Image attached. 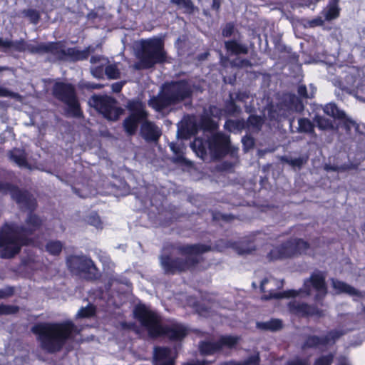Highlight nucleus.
Listing matches in <instances>:
<instances>
[{"mask_svg":"<svg viewBox=\"0 0 365 365\" xmlns=\"http://www.w3.org/2000/svg\"><path fill=\"white\" fill-rule=\"evenodd\" d=\"M31 331L37 336L43 350L55 354L61 351L73 333L76 332V327L71 321L45 322L35 324Z\"/></svg>","mask_w":365,"mask_h":365,"instance_id":"nucleus-4","label":"nucleus"},{"mask_svg":"<svg viewBox=\"0 0 365 365\" xmlns=\"http://www.w3.org/2000/svg\"><path fill=\"white\" fill-rule=\"evenodd\" d=\"M201 128L205 131L212 132L218 128V123L214 120L208 115H203L200 120Z\"/></svg>","mask_w":365,"mask_h":365,"instance_id":"nucleus-33","label":"nucleus"},{"mask_svg":"<svg viewBox=\"0 0 365 365\" xmlns=\"http://www.w3.org/2000/svg\"><path fill=\"white\" fill-rule=\"evenodd\" d=\"M26 41L24 38H19L16 41L4 40L0 37V47L4 48V51L12 50L19 53L26 52Z\"/></svg>","mask_w":365,"mask_h":365,"instance_id":"nucleus-22","label":"nucleus"},{"mask_svg":"<svg viewBox=\"0 0 365 365\" xmlns=\"http://www.w3.org/2000/svg\"><path fill=\"white\" fill-rule=\"evenodd\" d=\"M224 128L227 131L230 133H240L245 129V120L241 119H227L225 122Z\"/></svg>","mask_w":365,"mask_h":365,"instance_id":"nucleus-26","label":"nucleus"},{"mask_svg":"<svg viewBox=\"0 0 365 365\" xmlns=\"http://www.w3.org/2000/svg\"><path fill=\"white\" fill-rule=\"evenodd\" d=\"M358 125L360 127L359 128V130H355V136L356 135L359 136H364L365 137V124H359L358 123Z\"/></svg>","mask_w":365,"mask_h":365,"instance_id":"nucleus-63","label":"nucleus"},{"mask_svg":"<svg viewBox=\"0 0 365 365\" xmlns=\"http://www.w3.org/2000/svg\"><path fill=\"white\" fill-rule=\"evenodd\" d=\"M223 108H219L218 106L215 105H210L208 107V115L214 118H216L217 119H220V118L223 115H225Z\"/></svg>","mask_w":365,"mask_h":365,"instance_id":"nucleus-48","label":"nucleus"},{"mask_svg":"<svg viewBox=\"0 0 365 365\" xmlns=\"http://www.w3.org/2000/svg\"><path fill=\"white\" fill-rule=\"evenodd\" d=\"M289 312L300 317H309L319 314V310L307 303L290 302L288 304Z\"/></svg>","mask_w":365,"mask_h":365,"instance_id":"nucleus-20","label":"nucleus"},{"mask_svg":"<svg viewBox=\"0 0 365 365\" xmlns=\"http://www.w3.org/2000/svg\"><path fill=\"white\" fill-rule=\"evenodd\" d=\"M11 160L14 161L19 166L26 167L28 165L26 156L24 150L19 148H14L9 153Z\"/></svg>","mask_w":365,"mask_h":365,"instance_id":"nucleus-29","label":"nucleus"},{"mask_svg":"<svg viewBox=\"0 0 365 365\" xmlns=\"http://www.w3.org/2000/svg\"><path fill=\"white\" fill-rule=\"evenodd\" d=\"M309 249V244L301 238L291 237L271 249L267 255L269 262L292 259L304 254Z\"/></svg>","mask_w":365,"mask_h":365,"instance_id":"nucleus-10","label":"nucleus"},{"mask_svg":"<svg viewBox=\"0 0 365 365\" xmlns=\"http://www.w3.org/2000/svg\"><path fill=\"white\" fill-rule=\"evenodd\" d=\"M326 169L331 170L334 171H346L349 169V166L347 165H342L341 166L334 165V166H326Z\"/></svg>","mask_w":365,"mask_h":365,"instance_id":"nucleus-57","label":"nucleus"},{"mask_svg":"<svg viewBox=\"0 0 365 365\" xmlns=\"http://www.w3.org/2000/svg\"><path fill=\"white\" fill-rule=\"evenodd\" d=\"M105 74L109 79H118L120 76V72L116 64H108L105 67Z\"/></svg>","mask_w":365,"mask_h":365,"instance_id":"nucleus-43","label":"nucleus"},{"mask_svg":"<svg viewBox=\"0 0 365 365\" xmlns=\"http://www.w3.org/2000/svg\"><path fill=\"white\" fill-rule=\"evenodd\" d=\"M19 311L17 305L0 304V316L15 314Z\"/></svg>","mask_w":365,"mask_h":365,"instance_id":"nucleus-47","label":"nucleus"},{"mask_svg":"<svg viewBox=\"0 0 365 365\" xmlns=\"http://www.w3.org/2000/svg\"><path fill=\"white\" fill-rule=\"evenodd\" d=\"M52 95L66 106L67 116L76 118L83 117V111L74 85L71 83L56 81L52 87Z\"/></svg>","mask_w":365,"mask_h":365,"instance_id":"nucleus-9","label":"nucleus"},{"mask_svg":"<svg viewBox=\"0 0 365 365\" xmlns=\"http://www.w3.org/2000/svg\"><path fill=\"white\" fill-rule=\"evenodd\" d=\"M192 95V86L187 79L165 81L158 93L150 98L148 105L156 112H163L171 106L191 100Z\"/></svg>","mask_w":365,"mask_h":365,"instance_id":"nucleus-5","label":"nucleus"},{"mask_svg":"<svg viewBox=\"0 0 365 365\" xmlns=\"http://www.w3.org/2000/svg\"><path fill=\"white\" fill-rule=\"evenodd\" d=\"M333 359L334 355L332 354L321 356V365H331Z\"/></svg>","mask_w":365,"mask_h":365,"instance_id":"nucleus-55","label":"nucleus"},{"mask_svg":"<svg viewBox=\"0 0 365 365\" xmlns=\"http://www.w3.org/2000/svg\"><path fill=\"white\" fill-rule=\"evenodd\" d=\"M102 60L105 61L106 63L109 62V61L107 58H105L104 56H103L101 55L92 56L90 59V62L93 64V63H97L101 61Z\"/></svg>","mask_w":365,"mask_h":365,"instance_id":"nucleus-58","label":"nucleus"},{"mask_svg":"<svg viewBox=\"0 0 365 365\" xmlns=\"http://www.w3.org/2000/svg\"><path fill=\"white\" fill-rule=\"evenodd\" d=\"M140 135L147 142H156L160 138L162 132L154 122L146 119L141 124Z\"/></svg>","mask_w":365,"mask_h":365,"instance_id":"nucleus-18","label":"nucleus"},{"mask_svg":"<svg viewBox=\"0 0 365 365\" xmlns=\"http://www.w3.org/2000/svg\"><path fill=\"white\" fill-rule=\"evenodd\" d=\"M11 198L22 210L29 211L37 209L38 202L36 199L26 189H21L18 187Z\"/></svg>","mask_w":365,"mask_h":365,"instance_id":"nucleus-16","label":"nucleus"},{"mask_svg":"<svg viewBox=\"0 0 365 365\" xmlns=\"http://www.w3.org/2000/svg\"><path fill=\"white\" fill-rule=\"evenodd\" d=\"M256 327L264 331H277L282 329V321L279 319H271L267 322H257Z\"/></svg>","mask_w":365,"mask_h":365,"instance_id":"nucleus-25","label":"nucleus"},{"mask_svg":"<svg viewBox=\"0 0 365 365\" xmlns=\"http://www.w3.org/2000/svg\"><path fill=\"white\" fill-rule=\"evenodd\" d=\"M286 365H309V363L307 360L298 359L289 361Z\"/></svg>","mask_w":365,"mask_h":365,"instance_id":"nucleus-59","label":"nucleus"},{"mask_svg":"<svg viewBox=\"0 0 365 365\" xmlns=\"http://www.w3.org/2000/svg\"><path fill=\"white\" fill-rule=\"evenodd\" d=\"M66 263L71 272L83 277L88 282H96L101 277V273L94 261L85 255H68Z\"/></svg>","mask_w":365,"mask_h":365,"instance_id":"nucleus-11","label":"nucleus"},{"mask_svg":"<svg viewBox=\"0 0 365 365\" xmlns=\"http://www.w3.org/2000/svg\"><path fill=\"white\" fill-rule=\"evenodd\" d=\"M289 103L294 106L295 108H297L298 105H302L300 98L294 94L289 95Z\"/></svg>","mask_w":365,"mask_h":365,"instance_id":"nucleus-56","label":"nucleus"},{"mask_svg":"<svg viewBox=\"0 0 365 365\" xmlns=\"http://www.w3.org/2000/svg\"><path fill=\"white\" fill-rule=\"evenodd\" d=\"M284 106H286L285 104L278 103L277 104L274 108L270 109V118H274L277 120H280L282 117H285L287 114L285 113V109L284 108Z\"/></svg>","mask_w":365,"mask_h":365,"instance_id":"nucleus-40","label":"nucleus"},{"mask_svg":"<svg viewBox=\"0 0 365 365\" xmlns=\"http://www.w3.org/2000/svg\"><path fill=\"white\" fill-rule=\"evenodd\" d=\"M138 62L133 67L135 70L150 69L156 64H162L167 61L165 43L160 38H151L140 41V48L138 53Z\"/></svg>","mask_w":365,"mask_h":365,"instance_id":"nucleus-8","label":"nucleus"},{"mask_svg":"<svg viewBox=\"0 0 365 365\" xmlns=\"http://www.w3.org/2000/svg\"><path fill=\"white\" fill-rule=\"evenodd\" d=\"M239 337L232 335H222L215 341H200L199 351L202 356H211L220 353L224 348L233 349L239 341Z\"/></svg>","mask_w":365,"mask_h":365,"instance_id":"nucleus-15","label":"nucleus"},{"mask_svg":"<svg viewBox=\"0 0 365 365\" xmlns=\"http://www.w3.org/2000/svg\"><path fill=\"white\" fill-rule=\"evenodd\" d=\"M63 249V244L58 240H50L45 245V251L50 255L57 257L61 255Z\"/></svg>","mask_w":365,"mask_h":365,"instance_id":"nucleus-30","label":"nucleus"},{"mask_svg":"<svg viewBox=\"0 0 365 365\" xmlns=\"http://www.w3.org/2000/svg\"><path fill=\"white\" fill-rule=\"evenodd\" d=\"M221 7V0H212L211 9L216 12H219Z\"/></svg>","mask_w":365,"mask_h":365,"instance_id":"nucleus-61","label":"nucleus"},{"mask_svg":"<svg viewBox=\"0 0 365 365\" xmlns=\"http://www.w3.org/2000/svg\"><path fill=\"white\" fill-rule=\"evenodd\" d=\"M212 218L213 221H224L227 222H232L235 219V216L232 214H224L219 211H212Z\"/></svg>","mask_w":365,"mask_h":365,"instance_id":"nucleus-44","label":"nucleus"},{"mask_svg":"<svg viewBox=\"0 0 365 365\" xmlns=\"http://www.w3.org/2000/svg\"><path fill=\"white\" fill-rule=\"evenodd\" d=\"M14 93L9 89L3 87H0V96L1 97H11L14 96Z\"/></svg>","mask_w":365,"mask_h":365,"instance_id":"nucleus-60","label":"nucleus"},{"mask_svg":"<svg viewBox=\"0 0 365 365\" xmlns=\"http://www.w3.org/2000/svg\"><path fill=\"white\" fill-rule=\"evenodd\" d=\"M170 1L179 8H183L184 12L187 14H193L195 11H199L192 0H170Z\"/></svg>","mask_w":365,"mask_h":365,"instance_id":"nucleus-32","label":"nucleus"},{"mask_svg":"<svg viewBox=\"0 0 365 365\" xmlns=\"http://www.w3.org/2000/svg\"><path fill=\"white\" fill-rule=\"evenodd\" d=\"M125 107L130 113L128 116L137 118L138 120L143 121L148 118V113L145 109L144 104L140 100H129Z\"/></svg>","mask_w":365,"mask_h":365,"instance_id":"nucleus-21","label":"nucleus"},{"mask_svg":"<svg viewBox=\"0 0 365 365\" xmlns=\"http://www.w3.org/2000/svg\"><path fill=\"white\" fill-rule=\"evenodd\" d=\"M235 30L233 22L227 23L222 29V35L223 37L229 38L232 36Z\"/></svg>","mask_w":365,"mask_h":365,"instance_id":"nucleus-51","label":"nucleus"},{"mask_svg":"<svg viewBox=\"0 0 365 365\" xmlns=\"http://www.w3.org/2000/svg\"><path fill=\"white\" fill-rule=\"evenodd\" d=\"M312 290L316 292L315 299H317L318 297H319V272H314L309 279L305 280L303 288H301L299 290L289 289L282 292L270 291L268 294L264 295L262 298L265 300L290 298L296 297L301 294L304 296H309L312 294Z\"/></svg>","mask_w":365,"mask_h":365,"instance_id":"nucleus-13","label":"nucleus"},{"mask_svg":"<svg viewBox=\"0 0 365 365\" xmlns=\"http://www.w3.org/2000/svg\"><path fill=\"white\" fill-rule=\"evenodd\" d=\"M92 76L98 79H103L105 74V68L103 65L92 66L91 68Z\"/></svg>","mask_w":365,"mask_h":365,"instance_id":"nucleus-50","label":"nucleus"},{"mask_svg":"<svg viewBox=\"0 0 365 365\" xmlns=\"http://www.w3.org/2000/svg\"><path fill=\"white\" fill-rule=\"evenodd\" d=\"M209 361H206V360H202V361H194V362H188L184 365H208L209 364Z\"/></svg>","mask_w":365,"mask_h":365,"instance_id":"nucleus-64","label":"nucleus"},{"mask_svg":"<svg viewBox=\"0 0 365 365\" xmlns=\"http://www.w3.org/2000/svg\"><path fill=\"white\" fill-rule=\"evenodd\" d=\"M21 14L24 16L27 17L33 24H37L41 19L40 13L34 9H24Z\"/></svg>","mask_w":365,"mask_h":365,"instance_id":"nucleus-41","label":"nucleus"},{"mask_svg":"<svg viewBox=\"0 0 365 365\" xmlns=\"http://www.w3.org/2000/svg\"><path fill=\"white\" fill-rule=\"evenodd\" d=\"M103 85L101 83H96L92 82H86L82 85V88L88 91L95 90V89H101L103 88Z\"/></svg>","mask_w":365,"mask_h":365,"instance_id":"nucleus-53","label":"nucleus"},{"mask_svg":"<svg viewBox=\"0 0 365 365\" xmlns=\"http://www.w3.org/2000/svg\"><path fill=\"white\" fill-rule=\"evenodd\" d=\"M143 122V120H138L137 118L130 116L126 117L123 122V126L125 132L128 135H135L138 130L139 124H142Z\"/></svg>","mask_w":365,"mask_h":365,"instance_id":"nucleus-27","label":"nucleus"},{"mask_svg":"<svg viewBox=\"0 0 365 365\" xmlns=\"http://www.w3.org/2000/svg\"><path fill=\"white\" fill-rule=\"evenodd\" d=\"M314 124L306 118H299L298 120V131L299 133H314Z\"/></svg>","mask_w":365,"mask_h":365,"instance_id":"nucleus-38","label":"nucleus"},{"mask_svg":"<svg viewBox=\"0 0 365 365\" xmlns=\"http://www.w3.org/2000/svg\"><path fill=\"white\" fill-rule=\"evenodd\" d=\"M170 147L171 150L175 154V157L173 158V162L185 164L187 163L185 157L184 156V153L179 145H177L176 144L173 143L170 144Z\"/></svg>","mask_w":365,"mask_h":365,"instance_id":"nucleus-39","label":"nucleus"},{"mask_svg":"<svg viewBox=\"0 0 365 365\" xmlns=\"http://www.w3.org/2000/svg\"><path fill=\"white\" fill-rule=\"evenodd\" d=\"M191 147L198 157L205 160L207 157V149L209 150V138L207 140L202 138H195Z\"/></svg>","mask_w":365,"mask_h":365,"instance_id":"nucleus-24","label":"nucleus"},{"mask_svg":"<svg viewBox=\"0 0 365 365\" xmlns=\"http://www.w3.org/2000/svg\"><path fill=\"white\" fill-rule=\"evenodd\" d=\"M231 64L232 66L239 68H249L252 66L251 61L247 58L239 59L237 62L232 61Z\"/></svg>","mask_w":365,"mask_h":365,"instance_id":"nucleus-52","label":"nucleus"},{"mask_svg":"<svg viewBox=\"0 0 365 365\" xmlns=\"http://www.w3.org/2000/svg\"><path fill=\"white\" fill-rule=\"evenodd\" d=\"M133 315L146 329L151 339L165 337L170 341L180 342L189 334L188 328L182 323L163 324L160 314L143 304H138L135 307Z\"/></svg>","mask_w":365,"mask_h":365,"instance_id":"nucleus-3","label":"nucleus"},{"mask_svg":"<svg viewBox=\"0 0 365 365\" xmlns=\"http://www.w3.org/2000/svg\"><path fill=\"white\" fill-rule=\"evenodd\" d=\"M165 250L174 251L182 257H173L170 253L160 256L164 273L168 275L181 274L195 269L202 261L200 255L211 250V246L201 244H184L180 242L169 243Z\"/></svg>","mask_w":365,"mask_h":365,"instance_id":"nucleus-2","label":"nucleus"},{"mask_svg":"<svg viewBox=\"0 0 365 365\" xmlns=\"http://www.w3.org/2000/svg\"><path fill=\"white\" fill-rule=\"evenodd\" d=\"M171 349L167 346H156L154 349V358L156 361H163L170 358Z\"/></svg>","mask_w":365,"mask_h":365,"instance_id":"nucleus-37","label":"nucleus"},{"mask_svg":"<svg viewBox=\"0 0 365 365\" xmlns=\"http://www.w3.org/2000/svg\"><path fill=\"white\" fill-rule=\"evenodd\" d=\"M96 307L93 304H89L85 307H81L78 310L77 316L79 318H90L93 317L96 314Z\"/></svg>","mask_w":365,"mask_h":365,"instance_id":"nucleus-42","label":"nucleus"},{"mask_svg":"<svg viewBox=\"0 0 365 365\" xmlns=\"http://www.w3.org/2000/svg\"><path fill=\"white\" fill-rule=\"evenodd\" d=\"M340 0H329L327 6L323 9L322 14L324 20L321 19V28L326 29L325 21H331L338 19L340 16L341 8L339 6Z\"/></svg>","mask_w":365,"mask_h":365,"instance_id":"nucleus-19","label":"nucleus"},{"mask_svg":"<svg viewBox=\"0 0 365 365\" xmlns=\"http://www.w3.org/2000/svg\"><path fill=\"white\" fill-rule=\"evenodd\" d=\"M321 108L327 115L321 116V130L328 131L346 140L355 137V130H359L360 127L344 110L335 103H327L324 107L321 105Z\"/></svg>","mask_w":365,"mask_h":365,"instance_id":"nucleus-6","label":"nucleus"},{"mask_svg":"<svg viewBox=\"0 0 365 365\" xmlns=\"http://www.w3.org/2000/svg\"><path fill=\"white\" fill-rule=\"evenodd\" d=\"M17 187V185L10 182L0 181V192L3 195L10 194L11 197H12Z\"/></svg>","mask_w":365,"mask_h":365,"instance_id":"nucleus-46","label":"nucleus"},{"mask_svg":"<svg viewBox=\"0 0 365 365\" xmlns=\"http://www.w3.org/2000/svg\"><path fill=\"white\" fill-rule=\"evenodd\" d=\"M344 334V331L339 329H333L329 331L326 335L323 336H321V346L335 343V341Z\"/></svg>","mask_w":365,"mask_h":365,"instance_id":"nucleus-31","label":"nucleus"},{"mask_svg":"<svg viewBox=\"0 0 365 365\" xmlns=\"http://www.w3.org/2000/svg\"><path fill=\"white\" fill-rule=\"evenodd\" d=\"M331 287L335 291V294H346L351 297L365 298V292H361L353 286L339 279L331 278Z\"/></svg>","mask_w":365,"mask_h":365,"instance_id":"nucleus-17","label":"nucleus"},{"mask_svg":"<svg viewBox=\"0 0 365 365\" xmlns=\"http://www.w3.org/2000/svg\"><path fill=\"white\" fill-rule=\"evenodd\" d=\"M282 161L292 166V168H301L304 164L307 163V157H298L295 158H289L287 156L282 157Z\"/></svg>","mask_w":365,"mask_h":365,"instance_id":"nucleus-36","label":"nucleus"},{"mask_svg":"<svg viewBox=\"0 0 365 365\" xmlns=\"http://www.w3.org/2000/svg\"><path fill=\"white\" fill-rule=\"evenodd\" d=\"M123 84L121 82H117L112 84V91L114 93H119L123 88Z\"/></svg>","mask_w":365,"mask_h":365,"instance_id":"nucleus-62","label":"nucleus"},{"mask_svg":"<svg viewBox=\"0 0 365 365\" xmlns=\"http://www.w3.org/2000/svg\"><path fill=\"white\" fill-rule=\"evenodd\" d=\"M117 103L115 98L108 95L93 94L89 100L91 106L110 120H117L123 113V109L116 106Z\"/></svg>","mask_w":365,"mask_h":365,"instance_id":"nucleus-12","label":"nucleus"},{"mask_svg":"<svg viewBox=\"0 0 365 365\" xmlns=\"http://www.w3.org/2000/svg\"><path fill=\"white\" fill-rule=\"evenodd\" d=\"M26 51L31 54L51 53L56 60L66 61L69 58L71 61L76 62L87 60L90 53L94 51V48L89 46L82 51L76 47L66 49L62 41H50L37 45L26 41Z\"/></svg>","mask_w":365,"mask_h":365,"instance_id":"nucleus-7","label":"nucleus"},{"mask_svg":"<svg viewBox=\"0 0 365 365\" xmlns=\"http://www.w3.org/2000/svg\"><path fill=\"white\" fill-rule=\"evenodd\" d=\"M28 211L24 225L6 224L0 230V257L12 259L20 253L23 247L33 246L41 249V244L34 237L36 232L43 226L44 219L35 212Z\"/></svg>","mask_w":365,"mask_h":365,"instance_id":"nucleus-1","label":"nucleus"},{"mask_svg":"<svg viewBox=\"0 0 365 365\" xmlns=\"http://www.w3.org/2000/svg\"><path fill=\"white\" fill-rule=\"evenodd\" d=\"M297 93H298L299 96L302 98L306 99L308 98H312V96H309L308 95L307 87L304 85L299 86V87L297 88Z\"/></svg>","mask_w":365,"mask_h":365,"instance_id":"nucleus-54","label":"nucleus"},{"mask_svg":"<svg viewBox=\"0 0 365 365\" xmlns=\"http://www.w3.org/2000/svg\"><path fill=\"white\" fill-rule=\"evenodd\" d=\"M220 365H260V356L259 353L249 356L242 362L229 361L221 363Z\"/></svg>","mask_w":365,"mask_h":365,"instance_id":"nucleus-35","label":"nucleus"},{"mask_svg":"<svg viewBox=\"0 0 365 365\" xmlns=\"http://www.w3.org/2000/svg\"><path fill=\"white\" fill-rule=\"evenodd\" d=\"M223 111L225 116H235L241 112L240 107L236 103L232 94H230L229 99L225 101Z\"/></svg>","mask_w":365,"mask_h":365,"instance_id":"nucleus-28","label":"nucleus"},{"mask_svg":"<svg viewBox=\"0 0 365 365\" xmlns=\"http://www.w3.org/2000/svg\"><path fill=\"white\" fill-rule=\"evenodd\" d=\"M209 151L213 158L221 159L227 155L237 157L238 148L231 145L229 135L219 132L209 138Z\"/></svg>","mask_w":365,"mask_h":365,"instance_id":"nucleus-14","label":"nucleus"},{"mask_svg":"<svg viewBox=\"0 0 365 365\" xmlns=\"http://www.w3.org/2000/svg\"><path fill=\"white\" fill-rule=\"evenodd\" d=\"M264 124V119L260 115H250L245 120V129L253 128L256 130H260Z\"/></svg>","mask_w":365,"mask_h":365,"instance_id":"nucleus-34","label":"nucleus"},{"mask_svg":"<svg viewBox=\"0 0 365 365\" xmlns=\"http://www.w3.org/2000/svg\"><path fill=\"white\" fill-rule=\"evenodd\" d=\"M225 48L230 55H246L249 52V48L246 44L240 43L235 39L226 41L225 42Z\"/></svg>","mask_w":365,"mask_h":365,"instance_id":"nucleus-23","label":"nucleus"},{"mask_svg":"<svg viewBox=\"0 0 365 365\" xmlns=\"http://www.w3.org/2000/svg\"><path fill=\"white\" fill-rule=\"evenodd\" d=\"M319 346V336H308L302 346V349L317 348Z\"/></svg>","mask_w":365,"mask_h":365,"instance_id":"nucleus-45","label":"nucleus"},{"mask_svg":"<svg viewBox=\"0 0 365 365\" xmlns=\"http://www.w3.org/2000/svg\"><path fill=\"white\" fill-rule=\"evenodd\" d=\"M242 143L243 150L245 152H247L250 149L254 148L255 139L251 135H245L242 138Z\"/></svg>","mask_w":365,"mask_h":365,"instance_id":"nucleus-49","label":"nucleus"}]
</instances>
